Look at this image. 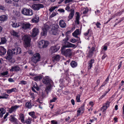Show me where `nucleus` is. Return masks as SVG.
Masks as SVG:
<instances>
[{"instance_id": "f257e3e1", "label": "nucleus", "mask_w": 124, "mask_h": 124, "mask_svg": "<svg viewBox=\"0 0 124 124\" xmlns=\"http://www.w3.org/2000/svg\"><path fill=\"white\" fill-rule=\"evenodd\" d=\"M42 82L44 84L47 85L46 87L45 91L48 93V92L50 91L53 82L49 76H46L43 78Z\"/></svg>"}, {"instance_id": "f03ea898", "label": "nucleus", "mask_w": 124, "mask_h": 124, "mask_svg": "<svg viewBox=\"0 0 124 124\" xmlns=\"http://www.w3.org/2000/svg\"><path fill=\"white\" fill-rule=\"evenodd\" d=\"M23 39L24 42V47L26 48L30 47L31 40L30 36L27 35H25L23 37Z\"/></svg>"}, {"instance_id": "7ed1b4c3", "label": "nucleus", "mask_w": 124, "mask_h": 124, "mask_svg": "<svg viewBox=\"0 0 124 124\" xmlns=\"http://www.w3.org/2000/svg\"><path fill=\"white\" fill-rule=\"evenodd\" d=\"M69 37L68 36H66V38L63 39V46L62 47H76V45H75L73 44L70 43L68 42L67 41L68 40Z\"/></svg>"}, {"instance_id": "20e7f679", "label": "nucleus", "mask_w": 124, "mask_h": 124, "mask_svg": "<svg viewBox=\"0 0 124 124\" xmlns=\"http://www.w3.org/2000/svg\"><path fill=\"white\" fill-rule=\"evenodd\" d=\"M40 54L38 53L34 54L31 58V61L35 64H36L40 61Z\"/></svg>"}, {"instance_id": "39448f33", "label": "nucleus", "mask_w": 124, "mask_h": 124, "mask_svg": "<svg viewBox=\"0 0 124 124\" xmlns=\"http://www.w3.org/2000/svg\"><path fill=\"white\" fill-rule=\"evenodd\" d=\"M65 47H62V48L61 52L66 57L71 56L72 54V52L70 49H68L64 50V49Z\"/></svg>"}, {"instance_id": "423d86ee", "label": "nucleus", "mask_w": 124, "mask_h": 124, "mask_svg": "<svg viewBox=\"0 0 124 124\" xmlns=\"http://www.w3.org/2000/svg\"><path fill=\"white\" fill-rule=\"evenodd\" d=\"M23 15L27 16H31L33 13L32 10L31 9L23 8L21 11Z\"/></svg>"}, {"instance_id": "0eeeda50", "label": "nucleus", "mask_w": 124, "mask_h": 124, "mask_svg": "<svg viewBox=\"0 0 124 124\" xmlns=\"http://www.w3.org/2000/svg\"><path fill=\"white\" fill-rule=\"evenodd\" d=\"M60 46L58 45L52 46L49 50V53L52 54L54 53L57 52L59 49Z\"/></svg>"}, {"instance_id": "6e6552de", "label": "nucleus", "mask_w": 124, "mask_h": 124, "mask_svg": "<svg viewBox=\"0 0 124 124\" xmlns=\"http://www.w3.org/2000/svg\"><path fill=\"white\" fill-rule=\"evenodd\" d=\"M39 46L40 48H45L48 46L49 43L48 41L42 40L39 42Z\"/></svg>"}, {"instance_id": "1a4fd4ad", "label": "nucleus", "mask_w": 124, "mask_h": 124, "mask_svg": "<svg viewBox=\"0 0 124 124\" xmlns=\"http://www.w3.org/2000/svg\"><path fill=\"white\" fill-rule=\"evenodd\" d=\"M11 51L12 54H19L21 53V49L18 47L13 48Z\"/></svg>"}, {"instance_id": "9d476101", "label": "nucleus", "mask_w": 124, "mask_h": 124, "mask_svg": "<svg viewBox=\"0 0 124 124\" xmlns=\"http://www.w3.org/2000/svg\"><path fill=\"white\" fill-rule=\"evenodd\" d=\"M32 7L34 10H39L40 8H43L44 6L42 4L38 3L33 4L32 6Z\"/></svg>"}, {"instance_id": "9b49d317", "label": "nucleus", "mask_w": 124, "mask_h": 124, "mask_svg": "<svg viewBox=\"0 0 124 124\" xmlns=\"http://www.w3.org/2000/svg\"><path fill=\"white\" fill-rule=\"evenodd\" d=\"M21 70V68L17 65H14L11 67V69L9 70L10 71L18 72Z\"/></svg>"}, {"instance_id": "f8f14e48", "label": "nucleus", "mask_w": 124, "mask_h": 124, "mask_svg": "<svg viewBox=\"0 0 124 124\" xmlns=\"http://www.w3.org/2000/svg\"><path fill=\"white\" fill-rule=\"evenodd\" d=\"M110 103V102L107 101L105 104L103 105L101 109V110L103 112H105L107 108L109 107Z\"/></svg>"}, {"instance_id": "ddd939ff", "label": "nucleus", "mask_w": 124, "mask_h": 124, "mask_svg": "<svg viewBox=\"0 0 124 124\" xmlns=\"http://www.w3.org/2000/svg\"><path fill=\"white\" fill-rule=\"evenodd\" d=\"M95 49V48L94 47H92L88 53L87 57L89 58L93 56V52Z\"/></svg>"}, {"instance_id": "4468645a", "label": "nucleus", "mask_w": 124, "mask_h": 124, "mask_svg": "<svg viewBox=\"0 0 124 124\" xmlns=\"http://www.w3.org/2000/svg\"><path fill=\"white\" fill-rule=\"evenodd\" d=\"M84 105L81 106V107L79 108V109L77 110V116H78L80 115V113L81 112L82 113H84Z\"/></svg>"}, {"instance_id": "2eb2a0df", "label": "nucleus", "mask_w": 124, "mask_h": 124, "mask_svg": "<svg viewBox=\"0 0 124 124\" xmlns=\"http://www.w3.org/2000/svg\"><path fill=\"white\" fill-rule=\"evenodd\" d=\"M6 50L4 47L0 46V55H4L6 54Z\"/></svg>"}, {"instance_id": "dca6fc26", "label": "nucleus", "mask_w": 124, "mask_h": 124, "mask_svg": "<svg viewBox=\"0 0 124 124\" xmlns=\"http://www.w3.org/2000/svg\"><path fill=\"white\" fill-rule=\"evenodd\" d=\"M31 24L30 23H23L21 28H22L24 30L29 29L31 27Z\"/></svg>"}, {"instance_id": "f3484780", "label": "nucleus", "mask_w": 124, "mask_h": 124, "mask_svg": "<svg viewBox=\"0 0 124 124\" xmlns=\"http://www.w3.org/2000/svg\"><path fill=\"white\" fill-rule=\"evenodd\" d=\"M21 105H16L14 106H12L11 108L9 109V111L10 113H12L16 109L18 108L21 107Z\"/></svg>"}, {"instance_id": "a211bd4d", "label": "nucleus", "mask_w": 124, "mask_h": 124, "mask_svg": "<svg viewBox=\"0 0 124 124\" xmlns=\"http://www.w3.org/2000/svg\"><path fill=\"white\" fill-rule=\"evenodd\" d=\"M70 11L71 12L70 14L68 17V18H69V19L68 20V21H69L70 19H71L73 18L74 15V8H72L71 9Z\"/></svg>"}, {"instance_id": "6ab92c4d", "label": "nucleus", "mask_w": 124, "mask_h": 124, "mask_svg": "<svg viewBox=\"0 0 124 124\" xmlns=\"http://www.w3.org/2000/svg\"><path fill=\"white\" fill-rule=\"evenodd\" d=\"M94 61V60L93 59H91L88 62V69H91L92 66V64L93 63Z\"/></svg>"}, {"instance_id": "aec40b11", "label": "nucleus", "mask_w": 124, "mask_h": 124, "mask_svg": "<svg viewBox=\"0 0 124 124\" xmlns=\"http://www.w3.org/2000/svg\"><path fill=\"white\" fill-rule=\"evenodd\" d=\"M9 120L11 122L15 123L17 122V119L12 115L10 116Z\"/></svg>"}, {"instance_id": "412c9836", "label": "nucleus", "mask_w": 124, "mask_h": 124, "mask_svg": "<svg viewBox=\"0 0 124 124\" xmlns=\"http://www.w3.org/2000/svg\"><path fill=\"white\" fill-rule=\"evenodd\" d=\"M8 18V17L5 15H2L0 16V20L1 23L2 22L7 20Z\"/></svg>"}, {"instance_id": "4be33fe9", "label": "nucleus", "mask_w": 124, "mask_h": 124, "mask_svg": "<svg viewBox=\"0 0 124 124\" xmlns=\"http://www.w3.org/2000/svg\"><path fill=\"white\" fill-rule=\"evenodd\" d=\"M59 24L60 26L62 28H64L66 26V23H65L64 20H61L60 21Z\"/></svg>"}, {"instance_id": "5701e85b", "label": "nucleus", "mask_w": 124, "mask_h": 124, "mask_svg": "<svg viewBox=\"0 0 124 124\" xmlns=\"http://www.w3.org/2000/svg\"><path fill=\"white\" fill-rule=\"evenodd\" d=\"M76 14H77V16L76 18L75 23L78 24H79V19L80 18V16L79 15V13L77 12L76 13Z\"/></svg>"}, {"instance_id": "b1692460", "label": "nucleus", "mask_w": 124, "mask_h": 124, "mask_svg": "<svg viewBox=\"0 0 124 124\" xmlns=\"http://www.w3.org/2000/svg\"><path fill=\"white\" fill-rule=\"evenodd\" d=\"M60 56L58 55H55L52 58V60L54 61H59L60 58Z\"/></svg>"}, {"instance_id": "393cba45", "label": "nucleus", "mask_w": 124, "mask_h": 124, "mask_svg": "<svg viewBox=\"0 0 124 124\" xmlns=\"http://www.w3.org/2000/svg\"><path fill=\"white\" fill-rule=\"evenodd\" d=\"M77 63L75 61H72L70 63V65L72 68H74L76 67L77 66Z\"/></svg>"}, {"instance_id": "a878e982", "label": "nucleus", "mask_w": 124, "mask_h": 124, "mask_svg": "<svg viewBox=\"0 0 124 124\" xmlns=\"http://www.w3.org/2000/svg\"><path fill=\"white\" fill-rule=\"evenodd\" d=\"M42 78V77L41 76H37L35 77H34L33 79L36 81H40Z\"/></svg>"}, {"instance_id": "bb28decb", "label": "nucleus", "mask_w": 124, "mask_h": 124, "mask_svg": "<svg viewBox=\"0 0 124 124\" xmlns=\"http://www.w3.org/2000/svg\"><path fill=\"white\" fill-rule=\"evenodd\" d=\"M6 113V111L3 108H1L0 109V116L1 118L3 116V115Z\"/></svg>"}, {"instance_id": "cd10ccee", "label": "nucleus", "mask_w": 124, "mask_h": 124, "mask_svg": "<svg viewBox=\"0 0 124 124\" xmlns=\"http://www.w3.org/2000/svg\"><path fill=\"white\" fill-rule=\"evenodd\" d=\"M17 91V89L16 88H12L10 89L7 90V92L8 93L10 94L13 92H16Z\"/></svg>"}, {"instance_id": "c85d7f7f", "label": "nucleus", "mask_w": 124, "mask_h": 124, "mask_svg": "<svg viewBox=\"0 0 124 124\" xmlns=\"http://www.w3.org/2000/svg\"><path fill=\"white\" fill-rule=\"evenodd\" d=\"M81 31H74V32L72 33V35L75 38H79V40L80 39L77 36L79 35L81 33Z\"/></svg>"}, {"instance_id": "c756f323", "label": "nucleus", "mask_w": 124, "mask_h": 124, "mask_svg": "<svg viewBox=\"0 0 124 124\" xmlns=\"http://www.w3.org/2000/svg\"><path fill=\"white\" fill-rule=\"evenodd\" d=\"M21 121L23 123H25V121L24 120V116L23 114H22L21 113L19 115Z\"/></svg>"}, {"instance_id": "7c9ffc66", "label": "nucleus", "mask_w": 124, "mask_h": 124, "mask_svg": "<svg viewBox=\"0 0 124 124\" xmlns=\"http://www.w3.org/2000/svg\"><path fill=\"white\" fill-rule=\"evenodd\" d=\"M10 33H11V35L14 36L18 37L19 36L18 33L17 32L11 31Z\"/></svg>"}, {"instance_id": "2f4dec72", "label": "nucleus", "mask_w": 124, "mask_h": 124, "mask_svg": "<svg viewBox=\"0 0 124 124\" xmlns=\"http://www.w3.org/2000/svg\"><path fill=\"white\" fill-rule=\"evenodd\" d=\"M49 26L46 24H45L43 28H42V30L43 31H47L49 30Z\"/></svg>"}, {"instance_id": "473e14b6", "label": "nucleus", "mask_w": 124, "mask_h": 124, "mask_svg": "<svg viewBox=\"0 0 124 124\" xmlns=\"http://www.w3.org/2000/svg\"><path fill=\"white\" fill-rule=\"evenodd\" d=\"M1 41L0 42V45L5 43L7 41L6 38L4 37L1 38Z\"/></svg>"}, {"instance_id": "72a5a7b5", "label": "nucleus", "mask_w": 124, "mask_h": 124, "mask_svg": "<svg viewBox=\"0 0 124 124\" xmlns=\"http://www.w3.org/2000/svg\"><path fill=\"white\" fill-rule=\"evenodd\" d=\"M58 28V25H54V26L52 27V30L54 31H58L57 29Z\"/></svg>"}, {"instance_id": "f704fd0d", "label": "nucleus", "mask_w": 124, "mask_h": 124, "mask_svg": "<svg viewBox=\"0 0 124 124\" xmlns=\"http://www.w3.org/2000/svg\"><path fill=\"white\" fill-rule=\"evenodd\" d=\"M39 20V18L38 17H36L32 20V21L33 22L35 23H37Z\"/></svg>"}, {"instance_id": "c9c22d12", "label": "nucleus", "mask_w": 124, "mask_h": 124, "mask_svg": "<svg viewBox=\"0 0 124 124\" xmlns=\"http://www.w3.org/2000/svg\"><path fill=\"white\" fill-rule=\"evenodd\" d=\"M29 114L32 118H36V116L35 115V113L34 112H29Z\"/></svg>"}, {"instance_id": "e433bc0d", "label": "nucleus", "mask_w": 124, "mask_h": 124, "mask_svg": "<svg viewBox=\"0 0 124 124\" xmlns=\"http://www.w3.org/2000/svg\"><path fill=\"white\" fill-rule=\"evenodd\" d=\"M26 106L29 108H31L32 107L31 103L29 102H27L25 104Z\"/></svg>"}, {"instance_id": "4c0bfd02", "label": "nucleus", "mask_w": 124, "mask_h": 124, "mask_svg": "<svg viewBox=\"0 0 124 124\" xmlns=\"http://www.w3.org/2000/svg\"><path fill=\"white\" fill-rule=\"evenodd\" d=\"M39 31H32V33L31 35H30V36H32V37H36L38 34Z\"/></svg>"}, {"instance_id": "58836bf2", "label": "nucleus", "mask_w": 124, "mask_h": 124, "mask_svg": "<svg viewBox=\"0 0 124 124\" xmlns=\"http://www.w3.org/2000/svg\"><path fill=\"white\" fill-rule=\"evenodd\" d=\"M57 8V6L52 7L49 9V11L51 12Z\"/></svg>"}, {"instance_id": "ea45409f", "label": "nucleus", "mask_w": 124, "mask_h": 124, "mask_svg": "<svg viewBox=\"0 0 124 124\" xmlns=\"http://www.w3.org/2000/svg\"><path fill=\"white\" fill-rule=\"evenodd\" d=\"M31 119L28 118L26 120H25V122L27 124H30L31 123Z\"/></svg>"}, {"instance_id": "a19ab883", "label": "nucleus", "mask_w": 124, "mask_h": 124, "mask_svg": "<svg viewBox=\"0 0 124 124\" xmlns=\"http://www.w3.org/2000/svg\"><path fill=\"white\" fill-rule=\"evenodd\" d=\"M79 39H76L75 38H73L71 39L70 41V42H71L72 43H74L77 41H79Z\"/></svg>"}, {"instance_id": "79ce46f5", "label": "nucleus", "mask_w": 124, "mask_h": 124, "mask_svg": "<svg viewBox=\"0 0 124 124\" xmlns=\"http://www.w3.org/2000/svg\"><path fill=\"white\" fill-rule=\"evenodd\" d=\"M80 95L78 94L76 97V100L77 102H79L80 101Z\"/></svg>"}, {"instance_id": "37998d69", "label": "nucleus", "mask_w": 124, "mask_h": 124, "mask_svg": "<svg viewBox=\"0 0 124 124\" xmlns=\"http://www.w3.org/2000/svg\"><path fill=\"white\" fill-rule=\"evenodd\" d=\"M9 95L6 93H3L2 95L3 99H7L8 98Z\"/></svg>"}, {"instance_id": "c03bdc74", "label": "nucleus", "mask_w": 124, "mask_h": 124, "mask_svg": "<svg viewBox=\"0 0 124 124\" xmlns=\"http://www.w3.org/2000/svg\"><path fill=\"white\" fill-rule=\"evenodd\" d=\"M70 7L69 6V4H67L65 8V10H67L69 12L70 11Z\"/></svg>"}, {"instance_id": "a18cd8bd", "label": "nucleus", "mask_w": 124, "mask_h": 124, "mask_svg": "<svg viewBox=\"0 0 124 124\" xmlns=\"http://www.w3.org/2000/svg\"><path fill=\"white\" fill-rule=\"evenodd\" d=\"M8 73V72L7 71L3 72L1 73V75L2 77L5 75H7Z\"/></svg>"}, {"instance_id": "49530a36", "label": "nucleus", "mask_w": 124, "mask_h": 124, "mask_svg": "<svg viewBox=\"0 0 124 124\" xmlns=\"http://www.w3.org/2000/svg\"><path fill=\"white\" fill-rule=\"evenodd\" d=\"M35 85H34L33 87L37 91H39V88L38 86H37V83H35Z\"/></svg>"}, {"instance_id": "de8ad7c7", "label": "nucleus", "mask_w": 124, "mask_h": 124, "mask_svg": "<svg viewBox=\"0 0 124 124\" xmlns=\"http://www.w3.org/2000/svg\"><path fill=\"white\" fill-rule=\"evenodd\" d=\"M47 31H42L41 33V35L42 36H46L47 35Z\"/></svg>"}, {"instance_id": "09e8293b", "label": "nucleus", "mask_w": 124, "mask_h": 124, "mask_svg": "<svg viewBox=\"0 0 124 124\" xmlns=\"http://www.w3.org/2000/svg\"><path fill=\"white\" fill-rule=\"evenodd\" d=\"M57 98L55 97H54L52 99V100H51L50 101V102H55V100H57Z\"/></svg>"}, {"instance_id": "8fccbe9b", "label": "nucleus", "mask_w": 124, "mask_h": 124, "mask_svg": "<svg viewBox=\"0 0 124 124\" xmlns=\"http://www.w3.org/2000/svg\"><path fill=\"white\" fill-rule=\"evenodd\" d=\"M95 24L97 28H100V26L101 25V24L99 22H97Z\"/></svg>"}, {"instance_id": "3c124183", "label": "nucleus", "mask_w": 124, "mask_h": 124, "mask_svg": "<svg viewBox=\"0 0 124 124\" xmlns=\"http://www.w3.org/2000/svg\"><path fill=\"white\" fill-rule=\"evenodd\" d=\"M56 13L55 12H53L52 14L50 15V17L51 18H52L56 15Z\"/></svg>"}, {"instance_id": "603ef678", "label": "nucleus", "mask_w": 124, "mask_h": 124, "mask_svg": "<svg viewBox=\"0 0 124 124\" xmlns=\"http://www.w3.org/2000/svg\"><path fill=\"white\" fill-rule=\"evenodd\" d=\"M57 11H59L61 13L64 12L65 11L62 8L59 9Z\"/></svg>"}, {"instance_id": "864d4df0", "label": "nucleus", "mask_w": 124, "mask_h": 124, "mask_svg": "<svg viewBox=\"0 0 124 124\" xmlns=\"http://www.w3.org/2000/svg\"><path fill=\"white\" fill-rule=\"evenodd\" d=\"M73 0H65V3L66 4L68 3L72 2Z\"/></svg>"}, {"instance_id": "5fc2aeb1", "label": "nucleus", "mask_w": 124, "mask_h": 124, "mask_svg": "<svg viewBox=\"0 0 124 124\" xmlns=\"http://www.w3.org/2000/svg\"><path fill=\"white\" fill-rule=\"evenodd\" d=\"M39 29L38 27H36L34 28L33 29L32 31H39Z\"/></svg>"}, {"instance_id": "6e6d98bb", "label": "nucleus", "mask_w": 124, "mask_h": 124, "mask_svg": "<svg viewBox=\"0 0 124 124\" xmlns=\"http://www.w3.org/2000/svg\"><path fill=\"white\" fill-rule=\"evenodd\" d=\"M17 23H13L12 25L13 27L16 28L17 27Z\"/></svg>"}, {"instance_id": "4d7b16f0", "label": "nucleus", "mask_w": 124, "mask_h": 124, "mask_svg": "<svg viewBox=\"0 0 124 124\" xmlns=\"http://www.w3.org/2000/svg\"><path fill=\"white\" fill-rule=\"evenodd\" d=\"M15 15L16 16H19L20 15V13L18 11H16Z\"/></svg>"}, {"instance_id": "13d9d810", "label": "nucleus", "mask_w": 124, "mask_h": 124, "mask_svg": "<svg viewBox=\"0 0 124 124\" xmlns=\"http://www.w3.org/2000/svg\"><path fill=\"white\" fill-rule=\"evenodd\" d=\"M56 31H49V33L53 35H55L56 33Z\"/></svg>"}, {"instance_id": "bf43d9fd", "label": "nucleus", "mask_w": 124, "mask_h": 124, "mask_svg": "<svg viewBox=\"0 0 124 124\" xmlns=\"http://www.w3.org/2000/svg\"><path fill=\"white\" fill-rule=\"evenodd\" d=\"M21 83L22 84L25 85L27 84V82L25 81H21Z\"/></svg>"}, {"instance_id": "052dcab7", "label": "nucleus", "mask_w": 124, "mask_h": 124, "mask_svg": "<svg viewBox=\"0 0 124 124\" xmlns=\"http://www.w3.org/2000/svg\"><path fill=\"white\" fill-rule=\"evenodd\" d=\"M8 81L10 82H13L14 81V80L12 78H9L8 79Z\"/></svg>"}, {"instance_id": "680f3d73", "label": "nucleus", "mask_w": 124, "mask_h": 124, "mask_svg": "<svg viewBox=\"0 0 124 124\" xmlns=\"http://www.w3.org/2000/svg\"><path fill=\"white\" fill-rule=\"evenodd\" d=\"M23 24L21 23H17V27H18L19 26H21Z\"/></svg>"}, {"instance_id": "e2e57ef3", "label": "nucleus", "mask_w": 124, "mask_h": 124, "mask_svg": "<svg viewBox=\"0 0 124 124\" xmlns=\"http://www.w3.org/2000/svg\"><path fill=\"white\" fill-rule=\"evenodd\" d=\"M51 122L53 124H57V122L55 121L54 120H52Z\"/></svg>"}, {"instance_id": "0e129e2a", "label": "nucleus", "mask_w": 124, "mask_h": 124, "mask_svg": "<svg viewBox=\"0 0 124 124\" xmlns=\"http://www.w3.org/2000/svg\"><path fill=\"white\" fill-rule=\"evenodd\" d=\"M9 114L8 113H7L5 115L4 117V119H6L7 117V116Z\"/></svg>"}, {"instance_id": "69168bd1", "label": "nucleus", "mask_w": 124, "mask_h": 124, "mask_svg": "<svg viewBox=\"0 0 124 124\" xmlns=\"http://www.w3.org/2000/svg\"><path fill=\"white\" fill-rule=\"evenodd\" d=\"M5 9L4 7L2 6H0V9L2 10H4Z\"/></svg>"}, {"instance_id": "338daca9", "label": "nucleus", "mask_w": 124, "mask_h": 124, "mask_svg": "<svg viewBox=\"0 0 124 124\" xmlns=\"http://www.w3.org/2000/svg\"><path fill=\"white\" fill-rule=\"evenodd\" d=\"M6 2L8 3H10L11 2V0H5Z\"/></svg>"}, {"instance_id": "774afa93", "label": "nucleus", "mask_w": 124, "mask_h": 124, "mask_svg": "<svg viewBox=\"0 0 124 124\" xmlns=\"http://www.w3.org/2000/svg\"><path fill=\"white\" fill-rule=\"evenodd\" d=\"M107 56V55L105 54H104L102 56L101 59L102 60L104 59Z\"/></svg>"}]
</instances>
